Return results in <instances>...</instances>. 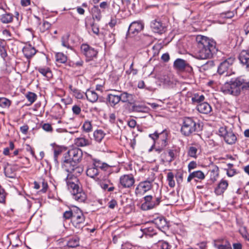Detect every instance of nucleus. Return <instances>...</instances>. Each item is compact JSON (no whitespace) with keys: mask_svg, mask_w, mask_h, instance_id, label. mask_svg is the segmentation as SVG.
<instances>
[{"mask_svg":"<svg viewBox=\"0 0 249 249\" xmlns=\"http://www.w3.org/2000/svg\"><path fill=\"white\" fill-rule=\"evenodd\" d=\"M197 43V51L196 58L199 59H209L217 52L216 43L212 39L199 35L196 37Z\"/></svg>","mask_w":249,"mask_h":249,"instance_id":"obj_1","label":"nucleus"},{"mask_svg":"<svg viewBox=\"0 0 249 249\" xmlns=\"http://www.w3.org/2000/svg\"><path fill=\"white\" fill-rule=\"evenodd\" d=\"M243 79L241 77L232 78L230 81L225 83L221 87V91L224 94L238 96L241 91V86Z\"/></svg>","mask_w":249,"mask_h":249,"instance_id":"obj_2","label":"nucleus"},{"mask_svg":"<svg viewBox=\"0 0 249 249\" xmlns=\"http://www.w3.org/2000/svg\"><path fill=\"white\" fill-rule=\"evenodd\" d=\"M199 124L197 123L193 118L184 117L182 120L180 131L182 135L189 136L197 131L199 128Z\"/></svg>","mask_w":249,"mask_h":249,"instance_id":"obj_3","label":"nucleus"},{"mask_svg":"<svg viewBox=\"0 0 249 249\" xmlns=\"http://www.w3.org/2000/svg\"><path fill=\"white\" fill-rule=\"evenodd\" d=\"M169 135V131L166 129L161 132L156 131L154 133L150 134L149 137L153 141L152 148L156 145H160L161 147H165L168 144Z\"/></svg>","mask_w":249,"mask_h":249,"instance_id":"obj_4","label":"nucleus"},{"mask_svg":"<svg viewBox=\"0 0 249 249\" xmlns=\"http://www.w3.org/2000/svg\"><path fill=\"white\" fill-rule=\"evenodd\" d=\"M62 168L69 173L68 174L73 173L80 175L83 171V168L79 165V163L71 160V159H65L62 163Z\"/></svg>","mask_w":249,"mask_h":249,"instance_id":"obj_5","label":"nucleus"},{"mask_svg":"<svg viewBox=\"0 0 249 249\" xmlns=\"http://www.w3.org/2000/svg\"><path fill=\"white\" fill-rule=\"evenodd\" d=\"M108 166L106 163H101L99 160H94L93 163L90 166H89L86 171L87 175L91 178H95L99 173L98 168L101 169H106Z\"/></svg>","mask_w":249,"mask_h":249,"instance_id":"obj_6","label":"nucleus"},{"mask_svg":"<svg viewBox=\"0 0 249 249\" xmlns=\"http://www.w3.org/2000/svg\"><path fill=\"white\" fill-rule=\"evenodd\" d=\"M219 133L220 136L224 138L225 142L229 144L234 143L237 140L236 135L231 129L227 127H220Z\"/></svg>","mask_w":249,"mask_h":249,"instance_id":"obj_7","label":"nucleus"},{"mask_svg":"<svg viewBox=\"0 0 249 249\" xmlns=\"http://www.w3.org/2000/svg\"><path fill=\"white\" fill-rule=\"evenodd\" d=\"M144 202L142 204L141 208L143 211L152 209L159 205L161 201L160 197H157L153 200L151 195L146 196L143 197Z\"/></svg>","mask_w":249,"mask_h":249,"instance_id":"obj_8","label":"nucleus"},{"mask_svg":"<svg viewBox=\"0 0 249 249\" xmlns=\"http://www.w3.org/2000/svg\"><path fill=\"white\" fill-rule=\"evenodd\" d=\"M85 220L82 212L77 207L75 208V212L73 216L72 223L75 228H80L84 227Z\"/></svg>","mask_w":249,"mask_h":249,"instance_id":"obj_9","label":"nucleus"},{"mask_svg":"<svg viewBox=\"0 0 249 249\" xmlns=\"http://www.w3.org/2000/svg\"><path fill=\"white\" fill-rule=\"evenodd\" d=\"M67 186L71 194L79 191L81 188L78 185V178L74 175L68 174L66 178Z\"/></svg>","mask_w":249,"mask_h":249,"instance_id":"obj_10","label":"nucleus"},{"mask_svg":"<svg viewBox=\"0 0 249 249\" xmlns=\"http://www.w3.org/2000/svg\"><path fill=\"white\" fill-rule=\"evenodd\" d=\"M234 61V58L230 57L221 62L219 65L217 71L220 74H223L227 72L226 75H228V71L231 70V68Z\"/></svg>","mask_w":249,"mask_h":249,"instance_id":"obj_11","label":"nucleus"},{"mask_svg":"<svg viewBox=\"0 0 249 249\" xmlns=\"http://www.w3.org/2000/svg\"><path fill=\"white\" fill-rule=\"evenodd\" d=\"M81 52L86 57L87 61L90 60L93 57H96L97 54L96 50L86 44H83L81 45Z\"/></svg>","mask_w":249,"mask_h":249,"instance_id":"obj_12","label":"nucleus"},{"mask_svg":"<svg viewBox=\"0 0 249 249\" xmlns=\"http://www.w3.org/2000/svg\"><path fill=\"white\" fill-rule=\"evenodd\" d=\"M135 178L132 174L124 175L120 178V184L124 188H129L135 183Z\"/></svg>","mask_w":249,"mask_h":249,"instance_id":"obj_13","label":"nucleus"},{"mask_svg":"<svg viewBox=\"0 0 249 249\" xmlns=\"http://www.w3.org/2000/svg\"><path fill=\"white\" fill-rule=\"evenodd\" d=\"M67 153L70 158V159L78 163L82 159L83 152L79 148H72L69 150Z\"/></svg>","mask_w":249,"mask_h":249,"instance_id":"obj_14","label":"nucleus"},{"mask_svg":"<svg viewBox=\"0 0 249 249\" xmlns=\"http://www.w3.org/2000/svg\"><path fill=\"white\" fill-rule=\"evenodd\" d=\"M229 185L227 180L222 179L214 189V193L217 196L222 195L227 190Z\"/></svg>","mask_w":249,"mask_h":249,"instance_id":"obj_15","label":"nucleus"},{"mask_svg":"<svg viewBox=\"0 0 249 249\" xmlns=\"http://www.w3.org/2000/svg\"><path fill=\"white\" fill-rule=\"evenodd\" d=\"M151 27L155 33L161 34L165 32V26L158 19H155L151 22Z\"/></svg>","mask_w":249,"mask_h":249,"instance_id":"obj_16","label":"nucleus"},{"mask_svg":"<svg viewBox=\"0 0 249 249\" xmlns=\"http://www.w3.org/2000/svg\"><path fill=\"white\" fill-rule=\"evenodd\" d=\"M213 245L217 249H231L230 243L224 239L214 240Z\"/></svg>","mask_w":249,"mask_h":249,"instance_id":"obj_17","label":"nucleus"},{"mask_svg":"<svg viewBox=\"0 0 249 249\" xmlns=\"http://www.w3.org/2000/svg\"><path fill=\"white\" fill-rule=\"evenodd\" d=\"M143 28V24L140 22H133L129 26L128 32L129 34H135L142 31Z\"/></svg>","mask_w":249,"mask_h":249,"instance_id":"obj_18","label":"nucleus"},{"mask_svg":"<svg viewBox=\"0 0 249 249\" xmlns=\"http://www.w3.org/2000/svg\"><path fill=\"white\" fill-rule=\"evenodd\" d=\"M239 60L241 64L246 66V68L249 69V52L243 50L238 56Z\"/></svg>","mask_w":249,"mask_h":249,"instance_id":"obj_19","label":"nucleus"},{"mask_svg":"<svg viewBox=\"0 0 249 249\" xmlns=\"http://www.w3.org/2000/svg\"><path fill=\"white\" fill-rule=\"evenodd\" d=\"M34 188L36 189H39L40 187V184H41L42 188L39 191V192L42 193H45L47 192L48 188V185L47 182L44 178H40L39 181H34Z\"/></svg>","mask_w":249,"mask_h":249,"instance_id":"obj_20","label":"nucleus"},{"mask_svg":"<svg viewBox=\"0 0 249 249\" xmlns=\"http://www.w3.org/2000/svg\"><path fill=\"white\" fill-rule=\"evenodd\" d=\"M196 109L201 113L207 114L212 111V107L208 103L203 102L197 105Z\"/></svg>","mask_w":249,"mask_h":249,"instance_id":"obj_21","label":"nucleus"},{"mask_svg":"<svg viewBox=\"0 0 249 249\" xmlns=\"http://www.w3.org/2000/svg\"><path fill=\"white\" fill-rule=\"evenodd\" d=\"M22 52L27 58H30L36 53V50L30 45H26L23 47Z\"/></svg>","mask_w":249,"mask_h":249,"instance_id":"obj_22","label":"nucleus"},{"mask_svg":"<svg viewBox=\"0 0 249 249\" xmlns=\"http://www.w3.org/2000/svg\"><path fill=\"white\" fill-rule=\"evenodd\" d=\"M87 99L91 103H95L97 101L99 96L94 90L88 89L85 93Z\"/></svg>","mask_w":249,"mask_h":249,"instance_id":"obj_23","label":"nucleus"},{"mask_svg":"<svg viewBox=\"0 0 249 249\" xmlns=\"http://www.w3.org/2000/svg\"><path fill=\"white\" fill-rule=\"evenodd\" d=\"M205 99V96L199 93H194L191 97V101L193 104L199 105L204 102Z\"/></svg>","mask_w":249,"mask_h":249,"instance_id":"obj_24","label":"nucleus"},{"mask_svg":"<svg viewBox=\"0 0 249 249\" xmlns=\"http://www.w3.org/2000/svg\"><path fill=\"white\" fill-rule=\"evenodd\" d=\"M107 100H108L110 105L111 107H114L120 102V95H115L112 93H109L107 95Z\"/></svg>","mask_w":249,"mask_h":249,"instance_id":"obj_25","label":"nucleus"},{"mask_svg":"<svg viewBox=\"0 0 249 249\" xmlns=\"http://www.w3.org/2000/svg\"><path fill=\"white\" fill-rule=\"evenodd\" d=\"M120 101L123 103H131L134 100L133 95L126 92H124L120 94Z\"/></svg>","mask_w":249,"mask_h":249,"instance_id":"obj_26","label":"nucleus"},{"mask_svg":"<svg viewBox=\"0 0 249 249\" xmlns=\"http://www.w3.org/2000/svg\"><path fill=\"white\" fill-rule=\"evenodd\" d=\"M72 196L73 199L80 202H84L87 198L86 194L83 192L81 189H80L79 191L73 193Z\"/></svg>","mask_w":249,"mask_h":249,"instance_id":"obj_27","label":"nucleus"},{"mask_svg":"<svg viewBox=\"0 0 249 249\" xmlns=\"http://www.w3.org/2000/svg\"><path fill=\"white\" fill-rule=\"evenodd\" d=\"M22 243L18 236H16L10 240L9 248L10 249H19Z\"/></svg>","mask_w":249,"mask_h":249,"instance_id":"obj_28","label":"nucleus"},{"mask_svg":"<svg viewBox=\"0 0 249 249\" xmlns=\"http://www.w3.org/2000/svg\"><path fill=\"white\" fill-rule=\"evenodd\" d=\"M5 13L1 14L0 20L3 23H9L12 21L13 16L12 14L5 12L3 8H1Z\"/></svg>","mask_w":249,"mask_h":249,"instance_id":"obj_29","label":"nucleus"},{"mask_svg":"<svg viewBox=\"0 0 249 249\" xmlns=\"http://www.w3.org/2000/svg\"><path fill=\"white\" fill-rule=\"evenodd\" d=\"M75 143L78 146H86L90 144V141L84 137L75 139Z\"/></svg>","mask_w":249,"mask_h":249,"instance_id":"obj_30","label":"nucleus"},{"mask_svg":"<svg viewBox=\"0 0 249 249\" xmlns=\"http://www.w3.org/2000/svg\"><path fill=\"white\" fill-rule=\"evenodd\" d=\"M152 187L153 185L150 184V182H145L143 181L139 183L138 187L136 188V190L138 189V188L139 187L142 189L143 193H146L148 191L151 190Z\"/></svg>","mask_w":249,"mask_h":249,"instance_id":"obj_31","label":"nucleus"},{"mask_svg":"<svg viewBox=\"0 0 249 249\" xmlns=\"http://www.w3.org/2000/svg\"><path fill=\"white\" fill-rule=\"evenodd\" d=\"M198 146H191L189 147L187 155L189 157L196 159L197 157Z\"/></svg>","mask_w":249,"mask_h":249,"instance_id":"obj_32","label":"nucleus"},{"mask_svg":"<svg viewBox=\"0 0 249 249\" xmlns=\"http://www.w3.org/2000/svg\"><path fill=\"white\" fill-rule=\"evenodd\" d=\"M171 246L166 241H159L154 246V249H170Z\"/></svg>","mask_w":249,"mask_h":249,"instance_id":"obj_33","label":"nucleus"},{"mask_svg":"<svg viewBox=\"0 0 249 249\" xmlns=\"http://www.w3.org/2000/svg\"><path fill=\"white\" fill-rule=\"evenodd\" d=\"M38 71L43 76L47 78H50L52 76L50 69L47 67H40L37 69Z\"/></svg>","mask_w":249,"mask_h":249,"instance_id":"obj_34","label":"nucleus"},{"mask_svg":"<svg viewBox=\"0 0 249 249\" xmlns=\"http://www.w3.org/2000/svg\"><path fill=\"white\" fill-rule=\"evenodd\" d=\"M174 67L178 70H183L185 68V61L183 59L178 58L174 63Z\"/></svg>","mask_w":249,"mask_h":249,"instance_id":"obj_35","label":"nucleus"},{"mask_svg":"<svg viewBox=\"0 0 249 249\" xmlns=\"http://www.w3.org/2000/svg\"><path fill=\"white\" fill-rule=\"evenodd\" d=\"M105 136V134L102 130H96L93 133L95 140L98 142H100L102 141Z\"/></svg>","mask_w":249,"mask_h":249,"instance_id":"obj_36","label":"nucleus"},{"mask_svg":"<svg viewBox=\"0 0 249 249\" xmlns=\"http://www.w3.org/2000/svg\"><path fill=\"white\" fill-rule=\"evenodd\" d=\"M55 60L58 64L65 63L67 61V56L61 53L55 54Z\"/></svg>","mask_w":249,"mask_h":249,"instance_id":"obj_37","label":"nucleus"},{"mask_svg":"<svg viewBox=\"0 0 249 249\" xmlns=\"http://www.w3.org/2000/svg\"><path fill=\"white\" fill-rule=\"evenodd\" d=\"M79 245V239L78 237H74L70 239L68 243L67 246L69 248H74Z\"/></svg>","mask_w":249,"mask_h":249,"instance_id":"obj_38","label":"nucleus"},{"mask_svg":"<svg viewBox=\"0 0 249 249\" xmlns=\"http://www.w3.org/2000/svg\"><path fill=\"white\" fill-rule=\"evenodd\" d=\"M93 18L97 21H100L102 18L101 11L98 6H94L93 8Z\"/></svg>","mask_w":249,"mask_h":249,"instance_id":"obj_39","label":"nucleus"},{"mask_svg":"<svg viewBox=\"0 0 249 249\" xmlns=\"http://www.w3.org/2000/svg\"><path fill=\"white\" fill-rule=\"evenodd\" d=\"M210 173V179L213 181H215L219 175V169L217 166L209 170Z\"/></svg>","mask_w":249,"mask_h":249,"instance_id":"obj_40","label":"nucleus"},{"mask_svg":"<svg viewBox=\"0 0 249 249\" xmlns=\"http://www.w3.org/2000/svg\"><path fill=\"white\" fill-rule=\"evenodd\" d=\"M70 35L67 34L61 37V44L62 45L68 49H71L72 47L70 45L69 42Z\"/></svg>","mask_w":249,"mask_h":249,"instance_id":"obj_41","label":"nucleus"},{"mask_svg":"<svg viewBox=\"0 0 249 249\" xmlns=\"http://www.w3.org/2000/svg\"><path fill=\"white\" fill-rule=\"evenodd\" d=\"M11 105V101L7 98L0 97V107L8 108Z\"/></svg>","mask_w":249,"mask_h":249,"instance_id":"obj_42","label":"nucleus"},{"mask_svg":"<svg viewBox=\"0 0 249 249\" xmlns=\"http://www.w3.org/2000/svg\"><path fill=\"white\" fill-rule=\"evenodd\" d=\"M174 175L171 172H169L167 175V181H168V185L171 188H173L175 186L176 183L174 179Z\"/></svg>","mask_w":249,"mask_h":249,"instance_id":"obj_43","label":"nucleus"},{"mask_svg":"<svg viewBox=\"0 0 249 249\" xmlns=\"http://www.w3.org/2000/svg\"><path fill=\"white\" fill-rule=\"evenodd\" d=\"M70 89H71V90L74 93L75 96L77 99H82L84 97V93L81 92L79 90L75 89V88H72V86L71 85H70L69 86Z\"/></svg>","mask_w":249,"mask_h":249,"instance_id":"obj_44","label":"nucleus"},{"mask_svg":"<svg viewBox=\"0 0 249 249\" xmlns=\"http://www.w3.org/2000/svg\"><path fill=\"white\" fill-rule=\"evenodd\" d=\"M75 212V208L73 210H70L67 211L63 213V217L65 219H69L71 218V221L73 219L74 213Z\"/></svg>","mask_w":249,"mask_h":249,"instance_id":"obj_45","label":"nucleus"},{"mask_svg":"<svg viewBox=\"0 0 249 249\" xmlns=\"http://www.w3.org/2000/svg\"><path fill=\"white\" fill-rule=\"evenodd\" d=\"M26 97L30 102V104H32L36 100L37 96L35 93L29 92L26 95Z\"/></svg>","mask_w":249,"mask_h":249,"instance_id":"obj_46","label":"nucleus"},{"mask_svg":"<svg viewBox=\"0 0 249 249\" xmlns=\"http://www.w3.org/2000/svg\"><path fill=\"white\" fill-rule=\"evenodd\" d=\"M5 175L9 178H14L15 177V173L11 167H7L5 168Z\"/></svg>","mask_w":249,"mask_h":249,"instance_id":"obj_47","label":"nucleus"},{"mask_svg":"<svg viewBox=\"0 0 249 249\" xmlns=\"http://www.w3.org/2000/svg\"><path fill=\"white\" fill-rule=\"evenodd\" d=\"M84 130L86 132H89L92 131V126L91 123L89 121H86L83 125Z\"/></svg>","mask_w":249,"mask_h":249,"instance_id":"obj_48","label":"nucleus"},{"mask_svg":"<svg viewBox=\"0 0 249 249\" xmlns=\"http://www.w3.org/2000/svg\"><path fill=\"white\" fill-rule=\"evenodd\" d=\"M194 178H197L199 179L202 180L205 178L204 174L200 170L194 171L192 172Z\"/></svg>","mask_w":249,"mask_h":249,"instance_id":"obj_49","label":"nucleus"},{"mask_svg":"<svg viewBox=\"0 0 249 249\" xmlns=\"http://www.w3.org/2000/svg\"><path fill=\"white\" fill-rule=\"evenodd\" d=\"M51 25V24L49 22L45 21L40 26V31L42 33L45 32L50 28Z\"/></svg>","mask_w":249,"mask_h":249,"instance_id":"obj_50","label":"nucleus"},{"mask_svg":"<svg viewBox=\"0 0 249 249\" xmlns=\"http://www.w3.org/2000/svg\"><path fill=\"white\" fill-rule=\"evenodd\" d=\"M214 66V62L213 61L209 60L207 61L206 63L201 65V68L204 70H207L211 68H212Z\"/></svg>","mask_w":249,"mask_h":249,"instance_id":"obj_51","label":"nucleus"},{"mask_svg":"<svg viewBox=\"0 0 249 249\" xmlns=\"http://www.w3.org/2000/svg\"><path fill=\"white\" fill-rule=\"evenodd\" d=\"M168 154L169 158L166 160V161L171 162L175 159V154L174 150L169 149L168 151Z\"/></svg>","mask_w":249,"mask_h":249,"instance_id":"obj_52","label":"nucleus"},{"mask_svg":"<svg viewBox=\"0 0 249 249\" xmlns=\"http://www.w3.org/2000/svg\"><path fill=\"white\" fill-rule=\"evenodd\" d=\"M0 55L4 60L7 56L6 50L3 46L0 45Z\"/></svg>","mask_w":249,"mask_h":249,"instance_id":"obj_53","label":"nucleus"},{"mask_svg":"<svg viewBox=\"0 0 249 249\" xmlns=\"http://www.w3.org/2000/svg\"><path fill=\"white\" fill-rule=\"evenodd\" d=\"M144 232L145 234L149 235L150 236H152L156 234V232L152 227H149L147 229H146L145 230Z\"/></svg>","mask_w":249,"mask_h":249,"instance_id":"obj_54","label":"nucleus"},{"mask_svg":"<svg viewBox=\"0 0 249 249\" xmlns=\"http://www.w3.org/2000/svg\"><path fill=\"white\" fill-rule=\"evenodd\" d=\"M133 110L136 112H143L145 108L142 106L139 105H134L132 107Z\"/></svg>","mask_w":249,"mask_h":249,"instance_id":"obj_55","label":"nucleus"},{"mask_svg":"<svg viewBox=\"0 0 249 249\" xmlns=\"http://www.w3.org/2000/svg\"><path fill=\"white\" fill-rule=\"evenodd\" d=\"M72 110L73 114L75 115H79L81 113V109L80 107L75 105L72 107Z\"/></svg>","mask_w":249,"mask_h":249,"instance_id":"obj_56","label":"nucleus"},{"mask_svg":"<svg viewBox=\"0 0 249 249\" xmlns=\"http://www.w3.org/2000/svg\"><path fill=\"white\" fill-rule=\"evenodd\" d=\"M91 27L93 32L96 35H98L99 32V29L98 26L93 22L91 24Z\"/></svg>","mask_w":249,"mask_h":249,"instance_id":"obj_57","label":"nucleus"},{"mask_svg":"<svg viewBox=\"0 0 249 249\" xmlns=\"http://www.w3.org/2000/svg\"><path fill=\"white\" fill-rule=\"evenodd\" d=\"M117 205V202L114 199H111L108 203V208L113 209Z\"/></svg>","mask_w":249,"mask_h":249,"instance_id":"obj_58","label":"nucleus"},{"mask_svg":"<svg viewBox=\"0 0 249 249\" xmlns=\"http://www.w3.org/2000/svg\"><path fill=\"white\" fill-rule=\"evenodd\" d=\"M5 192L4 190L0 187V202L2 203L5 201Z\"/></svg>","mask_w":249,"mask_h":249,"instance_id":"obj_59","label":"nucleus"},{"mask_svg":"<svg viewBox=\"0 0 249 249\" xmlns=\"http://www.w3.org/2000/svg\"><path fill=\"white\" fill-rule=\"evenodd\" d=\"M42 128L46 131L51 132L53 130L51 125L49 124H44L42 125Z\"/></svg>","mask_w":249,"mask_h":249,"instance_id":"obj_60","label":"nucleus"},{"mask_svg":"<svg viewBox=\"0 0 249 249\" xmlns=\"http://www.w3.org/2000/svg\"><path fill=\"white\" fill-rule=\"evenodd\" d=\"M196 165L197 164L196 161H191L188 165V171L190 172L191 170L196 168Z\"/></svg>","mask_w":249,"mask_h":249,"instance_id":"obj_61","label":"nucleus"},{"mask_svg":"<svg viewBox=\"0 0 249 249\" xmlns=\"http://www.w3.org/2000/svg\"><path fill=\"white\" fill-rule=\"evenodd\" d=\"M236 174V170L234 169H227V175L230 177H233Z\"/></svg>","mask_w":249,"mask_h":249,"instance_id":"obj_62","label":"nucleus"},{"mask_svg":"<svg viewBox=\"0 0 249 249\" xmlns=\"http://www.w3.org/2000/svg\"><path fill=\"white\" fill-rule=\"evenodd\" d=\"M62 151L59 149H54V160L55 162H57V157L59 155Z\"/></svg>","mask_w":249,"mask_h":249,"instance_id":"obj_63","label":"nucleus"},{"mask_svg":"<svg viewBox=\"0 0 249 249\" xmlns=\"http://www.w3.org/2000/svg\"><path fill=\"white\" fill-rule=\"evenodd\" d=\"M128 125L131 128H134L136 125V121L134 119H131L127 122Z\"/></svg>","mask_w":249,"mask_h":249,"instance_id":"obj_64","label":"nucleus"}]
</instances>
